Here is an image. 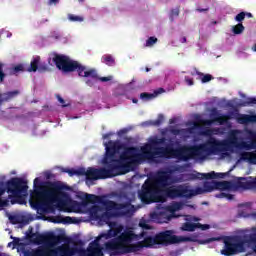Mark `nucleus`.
Segmentation results:
<instances>
[{"mask_svg": "<svg viewBox=\"0 0 256 256\" xmlns=\"http://www.w3.org/2000/svg\"><path fill=\"white\" fill-rule=\"evenodd\" d=\"M245 149L251 151L256 149V133H252V140L250 142L241 141L237 136H232L228 140H217L211 136L205 143L198 145H183L178 149H170L171 159H178L179 161H191V159H203L205 155H219L225 153L231 148Z\"/></svg>", "mask_w": 256, "mask_h": 256, "instance_id": "nucleus-1", "label": "nucleus"}, {"mask_svg": "<svg viewBox=\"0 0 256 256\" xmlns=\"http://www.w3.org/2000/svg\"><path fill=\"white\" fill-rule=\"evenodd\" d=\"M154 245H157L156 236H149L145 231L135 234L133 230L126 229L118 237L104 243V251L109 256L129 255Z\"/></svg>", "mask_w": 256, "mask_h": 256, "instance_id": "nucleus-2", "label": "nucleus"}, {"mask_svg": "<svg viewBox=\"0 0 256 256\" xmlns=\"http://www.w3.org/2000/svg\"><path fill=\"white\" fill-rule=\"evenodd\" d=\"M52 62L56 65L59 71L63 73H73L77 71L79 77H86V85L88 87H94L97 81H101L102 83H107V81H112L113 76L107 77H100L97 70L94 68L88 69L81 63L75 60H71L69 56L61 55V54H54L52 58Z\"/></svg>", "mask_w": 256, "mask_h": 256, "instance_id": "nucleus-3", "label": "nucleus"}, {"mask_svg": "<svg viewBox=\"0 0 256 256\" xmlns=\"http://www.w3.org/2000/svg\"><path fill=\"white\" fill-rule=\"evenodd\" d=\"M120 149H123V144L119 142L110 140L108 144H106V152L102 159V165H104L106 169H109L110 179L117 177V175H126V173H130V171L135 169L136 164L115 157Z\"/></svg>", "mask_w": 256, "mask_h": 256, "instance_id": "nucleus-4", "label": "nucleus"}, {"mask_svg": "<svg viewBox=\"0 0 256 256\" xmlns=\"http://www.w3.org/2000/svg\"><path fill=\"white\" fill-rule=\"evenodd\" d=\"M156 157H164V159H171V148H156L153 151V145L145 144L141 147V153L137 147H124L122 153L120 154L121 161H128L134 165L138 163H143L145 159L153 160Z\"/></svg>", "mask_w": 256, "mask_h": 256, "instance_id": "nucleus-5", "label": "nucleus"}, {"mask_svg": "<svg viewBox=\"0 0 256 256\" xmlns=\"http://www.w3.org/2000/svg\"><path fill=\"white\" fill-rule=\"evenodd\" d=\"M86 205H102L105 212L101 215V221H110L113 217H126L131 214V204L117 203L113 200H107L106 196H97L95 194H86L84 197Z\"/></svg>", "mask_w": 256, "mask_h": 256, "instance_id": "nucleus-6", "label": "nucleus"}, {"mask_svg": "<svg viewBox=\"0 0 256 256\" xmlns=\"http://www.w3.org/2000/svg\"><path fill=\"white\" fill-rule=\"evenodd\" d=\"M34 189L36 197L40 200L36 203V208L43 211V213H47L51 205L59 201V193H61L63 187L55 182L49 181L43 184L39 178H35Z\"/></svg>", "mask_w": 256, "mask_h": 256, "instance_id": "nucleus-7", "label": "nucleus"}, {"mask_svg": "<svg viewBox=\"0 0 256 256\" xmlns=\"http://www.w3.org/2000/svg\"><path fill=\"white\" fill-rule=\"evenodd\" d=\"M252 233L243 236H232L224 240V249L221 254L225 256L239 255L245 253L247 247H252L256 253V227L251 228Z\"/></svg>", "mask_w": 256, "mask_h": 256, "instance_id": "nucleus-8", "label": "nucleus"}, {"mask_svg": "<svg viewBox=\"0 0 256 256\" xmlns=\"http://www.w3.org/2000/svg\"><path fill=\"white\" fill-rule=\"evenodd\" d=\"M0 185H3L2 182H0ZM29 189V186H27V181H25L23 178L14 177L11 178L6 182V187L0 186V211L3 209V207L9 206V200L11 205H15L16 203H20V205H23V202L19 201L21 199V195H25ZM5 191L7 193H11V195L8 196V199H1L3 195H5Z\"/></svg>", "mask_w": 256, "mask_h": 256, "instance_id": "nucleus-9", "label": "nucleus"}, {"mask_svg": "<svg viewBox=\"0 0 256 256\" xmlns=\"http://www.w3.org/2000/svg\"><path fill=\"white\" fill-rule=\"evenodd\" d=\"M173 230H165L156 234V245H162L163 247H169V245H175L177 243H199V245H207L213 241H217V238H209L206 240H199L197 236H177L174 235Z\"/></svg>", "mask_w": 256, "mask_h": 256, "instance_id": "nucleus-10", "label": "nucleus"}, {"mask_svg": "<svg viewBox=\"0 0 256 256\" xmlns=\"http://www.w3.org/2000/svg\"><path fill=\"white\" fill-rule=\"evenodd\" d=\"M216 189H219L220 191H227L229 189H243L244 191L256 189V177H249V179L241 177L233 183L230 181H216Z\"/></svg>", "mask_w": 256, "mask_h": 256, "instance_id": "nucleus-11", "label": "nucleus"}, {"mask_svg": "<svg viewBox=\"0 0 256 256\" xmlns=\"http://www.w3.org/2000/svg\"><path fill=\"white\" fill-rule=\"evenodd\" d=\"M138 197L144 205L159 202V189L153 184V180H145L141 190L138 192Z\"/></svg>", "mask_w": 256, "mask_h": 256, "instance_id": "nucleus-12", "label": "nucleus"}, {"mask_svg": "<svg viewBox=\"0 0 256 256\" xmlns=\"http://www.w3.org/2000/svg\"><path fill=\"white\" fill-rule=\"evenodd\" d=\"M75 249V255L78 256H105L103 248H99L97 242H91L87 249H83V241L76 240L72 242Z\"/></svg>", "mask_w": 256, "mask_h": 256, "instance_id": "nucleus-13", "label": "nucleus"}, {"mask_svg": "<svg viewBox=\"0 0 256 256\" xmlns=\"http://www.w3.org/2000/svg\"><path fill=\"white\" fill-rule=\"evenodd\" d=\"M233 115H235L233 112H230L229 114H221L217 108H212L210 114L211 120H202V123L203 125L207 126H211L213 123H219V125H227L229 120L233 119Z\"/></svg>", "mask_w": 256, "mask_h": 256, "instance_id": "nucleus-14", "label": "nucleus"}, {"mask_svg": "<svg viewBox=\"0 0 256 256\" xmlns=\"http://www.w3.org/2000/svg\"><path fill=\"white\" fill-rule=\"evenodd\" d=\"M152 183L159 189V187H168V185H173L175 183V178H173V170H162L159 171L155 179H150Z\"/></svg>", "mask_w": 256, "mask_h": 256, "instance_id": "nucleus-15", "label": "nucleus"}, {"mask_svg": "<svg viewBox=\"0 0 256 256\" xmlns=\"http://www.w3.org/2000/svg\"><path fill=\"white\" fill-rule=\"evenodd\" d=\"M99 179H111L109 168H93L89 167L86 170V181H99Z\"/></svg>", "mask_w": 256, "mask_h": 256, "instance_id": "nucleus-16", "label": "nucleus"}, {"mask_svg": "<svg viewBox=\"0 0 256 256\" xmlns=\"http://www.w3.org/2000/svg\"><path fill=\"white\" fill-rule=\"evenodd\" d=\"M123 231V226H119L115 229H109L107 232L101 233L92 243H97L98 249H103L101 247L100 241H107L106 243H109V241H113V239H117L121 235Z\"/></svg>", "mask_w": 256, "mask_h": 256, "instance_id": "nucleus-17", "label": "nucleus"}, {"mask_svg": "<svg viewBox=\"0 0 256 256\" xmlns=\"http://www.w3.org/2000/svg\"><path fill=\"white\" fill-rule=\"evenodd\" d=\"M166 195L170 199H189V186L186 185H177L171 186L166 189Z\"/></svg>", "mask_w": 256, "mask_h": 256, "instance_id": "nucleus-18", "label": "nucleus"}, {"mask_svg": "<svg viewBox=\"0 0 256 256\" xmlns=\"http://www.w3.org/2000/svg\"><path fill=\"white\" fill-rule=\"evenodd\" d=\"M75 245L62 244L56 248H50V256H75Z\"/></svg>", "mask_w": 256, "mask_h": 256, "instance_id": "nucleus-19", "label": "nucleus"}, {"mask_svg": "<svg viewBox=\"0 0 256 256\" xmlns=\"http://www.w3.org/2000/svg\"><path fill=\"white\" fill-rule=\"evenodd\" d=\"M24 256H51V248L40 246L35 249L25 250L23 252Z\"/></svg>", "mask_w": 256, "mask_h": 256, "instance_id": "nucleus-20", "label": "nucleus"}, {"mask_svg": "<svg viewBox=\"0 0 256 256\" xmlns=\"http://www.w3.org/2000/svg\"><path fill=\"white\" fill-rule=\"evenodd\" d=\"M196 229H201V231H207V229H211L209 224H201V223H193V222H185L181 226L182 231L193 232Z\"/></svg>", "mask_w": 256, "mask_h": 256, "instance_id": "nucleus-21", "label": "nucleus"}, {"mask_svg": "<svg viewBox=\"0 0 256 256\" xmlns=\"http://www.w3.org/2000/svg\"><path fill=\"white\" fill-rule=\"evenodd\" d=\"M27 239L30 243L34 245H43L45 243V234L33 233V228L30 229V232L26 234Z\"/></svg>", "mask_w": 256, "mask_h": 256, "instance_id": "nucleus-22", "label": "nucleus"}, {"mask_svg": "<svg viewBox=\"0 0 256 256\" xmlns=\"http://www.w3.org/2000/svg\"><path fill=\"white\" fill-rule=\"evenodd\" d=\"M225 177V173H215V171L209 172V173H197L195 178L196 179H223Z\"/></svg>", "mask_w": 256, "mask_h": 256, "instance_id": "nucleus-23", "label": "nucleus"}, {"mask_svg": "<svg viewBox=\"0 0 256 256\" xmlns=\"http://www.w3.org/2000/svg\"><path fill=\"white\" fill-rule=\"evenodd\" d=\"M167 141V138L162 137V138H156L151 141V143L146 144V145H152V151H156V149H178V148H173L172 145H168L166 147H157V145H165V142Z\"/></svg>", "mask_w": 256, "mask_h": 256, "instance_id": "nucleus-24", "label": "nucleus"}, {"mask_svg": "<svg viewBox=\"0 0 256 256\" xmlns=\"http://www.w3.org/2000/svg\"><path fill=\"white\" fill-rule=\"evenodd\" d=\"M20 93L21 92L19 90H13L0 94V107L3 105V103H7L11 101V99H15V97H17V95Z\"/></svg>", "mask_w": 256, "mask_h": 256, "instance_id": "nucleus-25", "label": "nucleus"}, {"mask_svg": "<svg viewBox=\"0 0 256 256\" xmlns=\"http://www.w3.org/2000/svg\"><path fill=\"white\" fill-rule=\"evenodd\" d=\"M52 223H58V224H63V225H71L73 223H77L76 219L71 217V216H55L52 220Z\"/></svg>", "mask_w": 256, "mask_h": 256, "instance_id": "nucleus-26", "label": "nucleus"}, {"mask_svg": "<svg viewBox=\"0 0 256 256\" xmlns=\"http://www.w3.org/2000/svg\"><path fill=\"white\" fill-rule=\"evenodd\" d=\"M44 243L48 245H59V243H63V236L55 235V234H48L45 236Z\"/></svg>", "mask_w": 256, "mask_h": 256, "instance_id": "nucleus-27", "label": "nucleus"}, {"mask_svg": "<svg viewBox=\"0 0 256 256\" xmlns=\"http://www.w3.org/2000/svg\"><path fill=\"white\" fill-rule=\"evenodd\" d=\"M241 159L243 161H248L252 165H256V151L254 152H243L241 155Z\"/></svg>", "mask_w": 256, "mask_h": 256, "instance_id": "nucleus-28", "label": "nucleus"}, {"mask_svg": "<svg viewBox=\"0 0 256 256\" xmlns=\"http://www.w3.org/2000/svg\"><path fill=\"white\" fill-rule=\"evenodd\" d=\"M41 64V57L36 56L33 58V60L30 63V67L27 69L29 73H35L39 69V65Z\"/></svg>", "mask_w": 256, "mask_h": 256, "instance_id": "nucleus-29", "label": "nucleus"}, {"mask_svg": "<svg viewBox=\"0 0 256 256\" xmlns=\"http://www.w3.org/2000/svg\"><path fill=\"white\" fill-rule=\"evenodd\" d=\"M237 121L242 125H246L247 123H253V115L238 114Z\"/></svg>", "mask_w": 256, "mask_h": 256, "instance_id": "nucleus-30", "label": "nucleus"}, {"mask_svg": "<svg viewBox=\"0 0 256 256\" xmlns=\"http://www.w3.org/2000/svg\"><path fill=\"white\" fill-rule=\"evenodd\" d=\"M203 187L206 193H212V191L217 190V181H206L204 182Z\"/></svg>", "mask_w": 256, "mask_h": 256, "instance_id": "nucleus-31", "label": "nucleus"}, {"mask_svg": "<svg viewBox=\"0 0 256 256\" xmlns=\"http://www.w3.org/2000/svg\"><path fill=\"white\" fill-rule=\"evenodd\" d=\"M203 193H207L205 191V187H197L196 189L188 188V199H191V197H195V195H203Z\"/></svg>", "mask_w": 256, "mask_h": 256, "instance_id": "nucleus-32", "label": "nucleus"}, {"mask_svg": "<svg viewBox=\"0 0 256 256\" xmlns=\"http://www.w3.org/2000/svg\"><path fill=\"white\" fill-rule=\"evenodd\" d=\"M102 63H105V65H108L109 67H113L115 65V58L111 54L103 55L101 58Z\"/></svg>", "mask_w": 256, "mask_h": 256, "instance_id": "nucleus-33", "label": "nucleus"}, {"mask_svg": "<svg viewBox=\"0 0 256 256\" xmlns=\"http://www.w3.org/2000/svg\"><path fill=\"white\" fill-rule=\"evenodd\" d=\"M243 31H245V26H243V23H238L232 26V33H234V35H241Z\"/></svg>", "mask_w": 256, "mask_h": 256, "instance_id": "nucleus-34", "label": "nucleus"}, {"mask_svg": "<svg viewBox=\"0 0 256 256\" xmlns=\"http://www.w3.org/2000/svg\"><path fill=\"white\" fill-rule=\"evenodd\" d=\"M23 72H25V66L23 64H18L11 69L10 75H17L18 73Z\"/></svg>", "mask_w": 256, "mask_h": 256, "instance_id": "nucleus-35", "label": "nucleus"}, {"mask_svg": "<svg viewBox=\"0 0 256 256\" xmlns=\"http://www.w3.org/2000/svg\"><path fill=\"white\" fill-rule=\"evenodd\" d=\"M215 197L217 199H227L228 201H233L235 196L229 193L220 192L218 194H215Z\"/></svg>", "mask_w": 256, "mask_h": 256, "instance_id": "nucleus-36", "label": "nucleus"}, {"mask_svg": "<svg viewBox=\"0 0 256 256\" xmlns=\"http://www.w3.org/2000/svg\"><path fill=\"white\" fill-rule=\"evenodd\" d=\"M249 105H256V98L255 97H249L246 99V101H243L240 106L241 107H249Z\"/></svg>", "mask_w": 256, "mask_h": 256, "instance_id": "nucleus-37", "label": "nucleus"}, {"mask_svg": "<svg viewBox=\"0 0 256 256\" xmlns=\"http://www.w3.org/2000/svg\"><path fill=\"white\" fill-rule=\"evenodd\" d=\"M181 209V204L175 203L169 206H166V211H169V213H175L176 211H179Z\"/></svg>", "mask_w": 256, "mask_h": 256, "instance_id": "nucleus-38", "label": "nucleus"}, {"mask_svg": "<svg viewBox=\"0 0 256 256\" xmlns=\"http://www.w3.org/2000/svg\"><path fill=\"white\" fill-rule=\"evenodd\" d=\"M179 13H181V10L179 9V7L172 9L170 11L171 21H173L175 19V17H179Z\"/></svg>", "mask_w": 256, "mask_h": 256, "instance_id": "nucleus-39", "label": "nucleus"}, {"mask_svg": "<svg viewBox=\"0 0 256 256\" xmlns=\"http://www.w3.org/2000/svg\"><path fill=\"white\" fill-rule=\"evenodd\" d=\"M153 97H155V95L147 92H143L140 94V99H142L143 101H149V99H153Z\"/></svg>", "mask_w": 256, "mask_h": 256, "instance_id": "nucleus-40", "label": "nucleus"}, {"mask_svg": "<svg viewBox=\"0 0 256 256\" xmlns=\"http://www.w3.org/2000/svg\"><path fill=\"white\" fill-rule=\"evenodd\" d=\"M157 43V37H149L146 41V47H153Z\"/></svg>", "mask_w": 256, "mask_h": 256, "instance_id": "nucleus-41", "label": "nucleus"}, {"mask_svg": "<svg viewBox=\"0 0 256 256\" xmlns=\"http://www.w3.org/2000/svg\"><path fill=\"white\" fill-rule=\"evenodd\" d=\"M68 19H69V21H73V22H79V23L83 22V17L77 16V15H73V14H70L68 16Z\"/></svg>", "mask_w": 256, "mask_h": 256, "instance_id": "nucleus-42", "label": "nucleus"}, {"mask_svg": "<svg viewBox=\"0 0 256 256\" xmlns=\"http://www.w3.org/2000/svg\"><path fill=\"white\" fill-rule=\"evenodd\" d=\"M234 19L237 23H243V21H245V12L238 13Z\"/></svg>", "mask_w": 256, "mask_h": 256, "instance_id": "nucleus-43", "label": "nucleus"}, {"mask_svg": "<svg viewBox=\"0 0 256 256\" xmlns=\"http://www.w3.org/2000/svg\"><path fill=\"white\" fill-rule=\"evenodd\" d=\"M76 175L77 177L86 176L87 177V170L84 167L76 169Z\"/></svg>", "mask_w": 256, "mask_h": 256, "instance_id": "nucleus-44", "label": "nucleus"}, {"mask_svg": "<svg viewBox=\"0 0 256 256\" xmlns=\"http://www.w3.org/2000/svg\"><path fill=\"white\" fill-rule=\"evenodd\" d=\"M164 120H165V117L163 116V114H160L158 115V118L153 122V125H155L156 127H159V125H161Z\"/></svg>", "mask_w": 256, "mask_h": 256, "instance_id": "nucleus-45", "label": "nucleus"}, {"mask_svg": "<svg viewBox=\"0 0 256 256\" xmlns=\"http://www.w3.org/2000/svg\"><path fill=\"white\" fill-rule=\"evenodd\" d=\"M5 77H7V74L3 72V63L0 62V83H3V81H5Z\"/></svg>", "mask_w": 256, "mask_h": 256, "instance_id": "nucleus-46", "label": "nucleus"}, {"mask_svg": "<svg viewBox=\"0 0 256 256\" xmlns=\"http://www.w3.org/2000/svg\"><path fill=\"white\" fill-rule=\"evenodd\" d=\"M202 83H209V81H213V76L211 74H206L201 79Z\"/></svg>", "mask_w": 256, "mask_h": 256, "instance_id": "nucleus-47", "label": "nucleus"}, {"mask_svg": "<svg viewBox=\"0 0 256 256\" xmlns=\"http://www.w3.org/2000/svg\"><path fill=\"white\" fill-rule=\"evenodd\" d=\"M48 69L49 68L45 64H42V63H40L39 66H38V71L40 73H45V71H48Z\"/></svg>", "mask_w": 256, "mask_h": 256, "instance_id": "nucleus-48", "label": "nucleus"}, {"mask_svg": "<svg viewBox=\"0 0 256 256\" xmlns=\"http://www.w3.org/2000/svg\"><path fill=\"white\" fill-rule=\"evenodd\" d=\"M63 171H64V173H68V175L70 177H73L76 175V169H73V168L72 169H64Z\"/></svg>", "mask_w": 256, "mask_h": 256, "instance_id": "nucleus-49", "label": "nucleus"}, {"mask_svg": "<svg viewBox=\"0 0 256 256\" xmlns=\"http://www.w3.org/2000/svg\"><path fill=\"white\" fill-rule=\"evenodd\" d=\"M56 98L58 99V101L62 107H67V104H65V99H63V97H61V95L57 94Z\"/></svg>", "mask_w": 256, "mask_h": 256, "instance_id": "nucleus-50", "label": "nucleus"}, {"mask_svg": "<svg viewBox=\"0 0 256 256\" xmlns=\"http://www.w3.org/2000/svg\"><path fill=\"white\" fill-rule=\"evenodd\" d=\"M9 219L13 223V225H17V223H19V217L17 216H10Z\"/></svg>", "mask_w": 256, "mask_h": 256, "instance_id": "nucleus-51", "label": "nucleus"}, {"mask_svg": "<svg viewBox=\"0 0 256 256\" xmlns=\"http://www.w3.org/2000/svg\"><path fill=\"white\" fill-rule=\"evenodd\" d=\"M185 82L187 83V85L191 86L194 85L193 79L189 78L188 76H185Z\"/></svg>", "mask_w": 256, "mask_h": 256, "instance_id": "nucleus-52", "label": "nucleus"}, {"mask_svg": "<svg viewBox=\"0 0 256 256\" xmlns=\"http://www.w3.org/2000/svg\"><path fill=\"white\" fill-rule=\"evenodd\" d=\"M196 11H198V13H205L209 11V8H197Z\"/></svg>", "mask_w": 256, "mask_h": 256, "instance_id": "nucleus-53", "label": "nucleus"}, {"mask_svg": "<svg viewBox=\"0 0 256 256\" xmlns=\"http://www.w3.org/2000/svg\"><path fill=\"white\" fill-rule=\"evenodd\" d=\"M140 227H142V229H151V226H149V224L146 223H140Z\"/></svg>", "mask_w": 256, "mask_h": 256, "instance_id": "nucleus-54", "label": "nucleus"}, {"mask_svg": "<svg viewBox=\"0 0 256 256\" xmlns=\"http://www.w3.org/2000/svg\"><path fill=\"white\" fill-rule=\"evenodd\" d=\"M111 135H113V133H106L103 135V139H109V137H111Z\"/></svg>", "mask_w": 256, "mask_h": 256, "instance_id": "nucleus-55", "label": "nucleus"}, {"mask_svg": "<svg viewBox=\"0 0 256 256\" xmlns=\"http://www.w3.org/2000/svg\"><path fill=\"white\" fill-rule=\"evenodd\" d=\"M245 17H248V19H251L253 17V14L251 12H245Z\"/></svg>", "mask_w": 256, "mask_h": 256, "instance_id": "nucleus-56", "label": "nucleus"}, {"mask_svg": "<svg viewBox=\"0 0 256 256\" xmlns=\"http://www.w3.org/2000/svg\"><path fill=\"white\" fill-rule=\"evenodd\" d=\"M57 3H59V0H49L50 5H57Z\"/></svg>", "mask_w": 256, "mask_h": 256, "instance_id": "nucleus-57", "label": "nucleus"}, {"mask_svg": "<svg viewBox=\"0 0 256 256\" xmlns=\"http://www.w3.org/2000/svg\"><path fill=\"white\" fill-rule=\"evenodd\" d=\"M181 43H187V37L183 36L181 39H180Z\"/></svg>", "mask_w": 256, "mask_h": 256, "instance_id": "nucleus-58", "label": "nucleus"}, {"mask_svg": "<svg viewBox=\"0 0 256 256\" xmlns=\"http://www.w3.org/2000/svg\"><path fill=\"white\" fill-rule=\"evenodd\" d=\"M172 133H173L174 135H179V129H173V130H172Z\"/></svg>", "mask_w": 256, "mask_h": 256, "instance_id": "nucleus-59", "label": "nucleus"}, {"mask_svg": "<svg viewBox=\"0 0 256 256\" xmlns=\"http://www.w3.org/2000/svg\"><path fill=\"white\" fill-rule=\"evenodd\" d=\"M123 133H127V130H120V131L118 132V135H123Z\"/></svg>", "mask_w": 256, "mask_h": 256, "instance_id": "nucleus-60", "label": "nucleus"}, {"mask_svg": "<svg viewBox=\"0 0 256 256\" xmlns=\"http://www.w3.org/2000/svg\"><path fill=\"white\" fill-rule=\"evenodd\" d=\"M132 103L137 104V103H139V100L137 98H132Z\"/></svg>", "mask_w": 256, "mask_h": 256, "instance_id": "nucleus-61", "label": "nucleus"}, {"mask_svg": "<svg viewBox=\"0 0 256 256\" xmlns=\"http://www.w3.org/2000/svg\"><path fill=\"white\" fill-rule=\"evenodd\" d=\"M170 125H173L175 123V118H172L169 120Z\"/></svg>", "mask_w": 256, "mask_h": 256, "instance_id": "nucleus-62", "label": "nucleus"}, {"mask_svg": "<svg viewBox=\"0 0 256 256\" xmlns=\"http://www.w3.org/2000/svg\"><path fill=\"white\" fill-rule=\"evenodd\" d=\"M252 123H256V115H252Z\"/></svg>", "mask_w": 256, "mask_h": 256, "instance_id": "nucleus-63", "label": "nucleus"}, {"mask_svg": "<svg viewBox=\"0 0 256 256\" xmlns=\"http://www.w3.org/2000/svg\"><path fill=\"white\" fill-rule=\"evenodd\" d=\"M0 256H9V254L0 252Z\"/></svg>", "mask_w": 256, "mask_h": 256, "instance_id": "nucleus-64", "label": "nucleus"}]
</instances>
